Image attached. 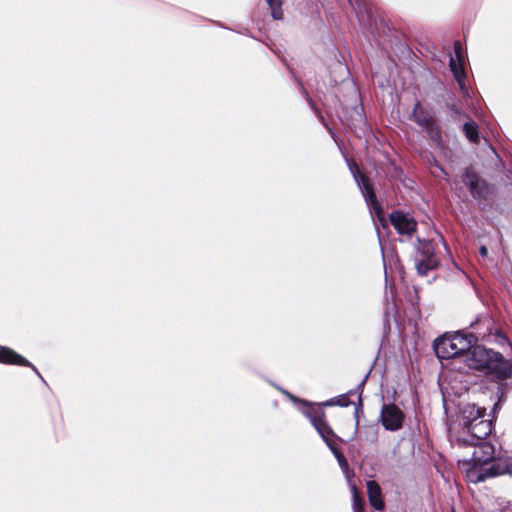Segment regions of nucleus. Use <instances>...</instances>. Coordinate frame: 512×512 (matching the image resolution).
I'll return each instance as SVG.
<instances>
[{
    "label": "nucleus",
    "mask_w": 512,
    "mask_h": 512,
    "mask_svg": "<svg viewBox=\"0 0 512 512\" xmlns=\"http://www.w3.org/2000/svg\"><path fill=\"white\" fill-rule=\"evenodd\" d=\"M367 492L370 505L375 510H382L384 508V502L382 500V494L380 486L377 482L371 480L367 482Z\"/></svg>",
    "instance_id": "14"
},
{
    "label": "nucleus",
    "mask_w": 512,
    "mask_h": 512,
    "mask_svg": "<svg viewBox=\"0 0 512 512\" xmlns=\"http://www.w3.org/2000/svg\"><path fill=\"white\" fill-rule=\"evenodd\" d=\"M389 220L400 235L411 236L416 231L417 223L408 213L400 210L393 211L389 215Z\"/></svg>",
    "instance_id": "11"
},
{
    "label": "nucleus",
    "mask_w": 512,
    "mask_h": 512,
    "mask_svg": "<svg viewBox=\"0 0 512 512\" xmlns=\"http://www.w3.org/2000/svg\"><path fill=\"white\" fill-rule=\"evenodd\" d=\"M324 125H325V127L328 129L329 133L333 134V133H332L331 128H329V127H328V125H327L326 123H324Z\"/></svg>",
    "instance_id": "27"
},
{
    "label": "nucleus",
    "mask_w": 512,
    "mask_h": 512,
    "mask_svg": "<svg viewBox=\"0 0 512 512\" xmlns=\"http://www.w3.org/2000/svg\"><path fill=\"white\" fill-rule=\"evenodd\" d=\"M497 408V404H494L493 411H495Z\"/></svg>",
    "instance_id": "28"
},
{
    "label": "nucleus",
    "mask_w": 512,
    "mask_h": 512,
    "mask_svg": "<svg viewBox=\"0 0 512 512\" xmlns=\"http://www.w3.org/2000/svg\"><path fill=\"white\" fill-rule=\"evenodd\" d=\"M411 118L413 119V121H415L418 125L422 127H425L429 124V120L424 114L419 102L415 103L413 111L411 113Z\"/></svg>",
    "instance_id": "17"
},
{
    "label": "nucleus",
    "mask_w": 512,
    "mask_h": 512,
    "mask_svg": "<svg viewBox=\"0 0 512 512\" xmlns=\"http://www.w3.org/2000/svg\"><path fill=\"white\" fill-rule=\"evenodd\" d=\"M0 363L30 367L44 381L38 369L29 360L9 347L0 345Z\"/></svg>",
    "instance_id": "12"
},
{
    "label": "nucleus",
    "mask_w": 512,
    "mask_h": 512,
    "mask_svg": "<svg viewBox=\"0 0 512 512\" xmlns=\"http://www.w3.org/2000/svg\"><path fill=\"white\" fill-rule=\"evenodd\" d=\"M351 404V401L348 398L347 394H343L334 398H331L324 403H322V406H341V407H347Z\"/></svg>",
    "instance_id": "19"
},
{
    "label": "nucleus",
    "mask_w": 512,
    "mask_h": 512,
    "mask_svg": "<svg viewBox=\"0 0 512 512\" xmlns=\"http://www.w3.org/2000/svg\"><path fill=\"white\" fill-rule=\"evenodd\" d=\"M271 10V16L275 20L283 18L282 0H265Z\"/></svg>",
    "instance_id": "18"
},
{
    "label": "nucleus",
    "mask_w": 512,
    "mask_h": 512,
    "mask_svg": "<svg viewBox=\"0 0 512 512\" xmlns=\"http://www.w3.org/2000/svg\"><path fill=\"white\" fill-rule=\"evenodd\" d=\"M433 347L439 359L462 362L464 366L459 369L483 372L499 381L512 377V358L506 359L500 352L481 345L471 348L462 330L438 337Z\"/></svg>",
    "instance_id": "1"
},
{
    "label": "nucleus",
    "mask_w": 512,
    "mask_h": 512,
    "mask_svg": "<svg viewBox=\"0 0 512 512\" xmlns=\"http://www.w3.org/2000/svg\"><path fill=\"white\" fill-rule=\"evenodd\" d=\"M486 409L475 404H467L461 411L462 429L459 431L457 442L468 446L484 442L492 431V421L485 419Z\"/></svg>",
    "instance_id": "3"
},
{
    "label": "nucleus",
    "mask_w": 512,
    "mask_h": 512,
    "mask_svg": "<svg viewBox=\"0 0 512 512\" xmlns=\"http://www.w3.org/2000/svg\"><path fill=\"white\" fill-rule=\"evenodd\" d=\"M512 511V508L510 507H506L505 509H503L502 512H511Z\"/></svg>",
    "instance_id": "26"
},
{
    "label": "nucleus",
    "mask_w": 512,
    "mask_h": 512,
    "mask_svg": "<svg viewBox=\"0 0 512 512\" xmlns=\"http://www.w3.org/2000/svg\"><path fill=\"white\" fill-rule=\"evenodd\" d=\"M414 264L417 273L425 276L429 271L434 270L439 265V259L431 241L418 239L415 248Z\"/></svg>",
    "instance_id": "7"
},
{
    "label": "nucleus",
    "mask_w": 512,
    "mask_h": 512,
    "mask_svg": "<svg viewBox=\"0 0 512 512\" xmlns=\"http://www.w3.org/2000/svg\"><path fill=\"white\" fill-rule=\"evenodd\" d=\"M474 451L470 459L460 460L459 467L469 482L477 484L501 475L512 474V458L496 456L495 446L490 442L469 444Z\"/></svg>",
    "instance_id": "2"
},
{
    "label": "nucleus",
    "mask_w": 512,
    "mask_h": 512,
    "mask_svg": "<svg viewBox=\"0 0 512 512\" xmlns=\"http://www.w3.org/2000/svg\"><path fill=\"white\" fill-rule=\"evenodd\" d=\"M463 132L471 143L477 144L479 142V127L475 121L470 120L465 122Z\"/></svg>",
    "instance_id": "16"
},
{
    "label": "nucleus",
    "mask_w": 512,
    "mask_h": 512,
    "mask_svg": "<svg viewBox=\"0 0 512 512\" xmlns=\"http://www.w3.org/2000/svg\"><path fill=\"white\" fill-rule=\"evenodd\" d=\"M479 252L482 257H486L488 255V250L485 246H481Z\"/></svg>",
    "instance_id": "23"
},
{
    "label": "nucleus",
    "mask_w": 512,
    "mask_h": 512,
    "mask_svg": "<svg viewBox=\"0 0 512 512\" xmlns=\"http://www.w3.org/2000/svg\"><path fill=\"white\" fill-rule=\"evenodd\" d=\"M292 402L298 404V409L305 415L313 427L316 429L320 437L324 440L336 434L325 420V412L320 405L309 403L305 400H301L286 390L280 389Z\"/></svg>",
    "instance_id": "5"
},
{
    "label": "nucleus",
    "mask_w": 512,
    "mask_h": 512,
    "mask_svg": "<svg viewBox=\"0 0 512 512\" xmlns=\"http://www.w3.org/2000/svg\"><path fill=\"white\" fill-rule=\"evenodd\" d=\"M380 420L385 430L398 431L403 426L404 413L395 404H384L381 408Z\"/></svg>",
    "instance_id": "9"
},
{
    "label": "nucleus",
    "mask_w": 512,
    "mask_h": 512,
    "mask_svg": "<svg viewBox=\"0 0 512 512\" xmlns=\"http://www.w3.org/2000/svg\"><path fill=\"white\" fill-rule=\"evenodd\" d=\"M454 53L455 56L451 57L449 60V67L459 85L460 90L465 96H468V88L465 85L466 73L461 57V44L459 41H455L454 43Z\"/></svg>",
    "instance_id": "10"
},
{
    "label": "nucleus",
    "mask_w": 512,
    "mask_h": 512,
    "mask_svg": "<svg viewBox=\"0 0 512 512\" xmlns=\"http://www.w3.org/2000/svg\"><path fill=\"white\" fill-rule=\"evenodd\" d=\"M351 490H352V496H353V505H352L353 511L354 512H365L364 511V502L359 497L357 488L354 485H352Z\"/></svg>",
    "instance_id": "20"
},
{
    "label": "nucleus",
    "mask_w": 512,
    "mask_h": 512,
    "mask_svg": "<svg viewBox=\"0 0 512 512\" xmlns=\"http://www.w3.org/2000/svg\"><path fill=\"white\" fill-rule=\"evenodd\" d=\"M471 348L479 341L499 346L510 345L507 336L494 326V320L481 315L471 322L469 328L462 330Z\"/></svg>",
    "instance_id": "4"
},
{
    "label": "nucleus",
    "mask_w": 512,
    "mask_h": 512,
    "mask_svg": "<svg viewBox=\"0 0 512 512\" xmlns=\"http://www.w3.org/2000/svg\"><path fill=\"white\" fill-rule=\"evenodd\" d=\"M339 441H342V440L337 435H336V437L331 436V437L327 438L326 440H324L325 444L328 446L330 451L333 453V455L337 459L340 468L344 472H347L349 470V464H348L345 456L343 455V453L338 448Z\"/></svg>",
    "instance_id": "15"
},
{
    "label": "nucleus",
    "mask_w": 512,
    "mask_h": 512,
    "mask_svg": "<svg viewBox=\"0 0 512 512\" xmlns=\"http://www.w3.org/2000/svg\"><path fill=\"white\" fill-rule=\"evenodd\" d=\"M436 167H437V168H438V169L443 173V175H444L445 177H448V173H447V171H446L443 167H441V166H440V165H438V164H436Z\"/></svg>",
    "instance_id": "25"
},
{
    "label": "nucleus",
    "mask_w": 512,
    "mask_h": 512,
    "mask_svg": "<svg viewBox=\"0 0 512 512\" xmlns=\"http://www.w3.org/2000/svg\"><path fill=\"white\" fill-rule=\"evenodd\" d=\"M369 373H370V372H368V373L366 374V376L364 377V379L362 380V382L359 384V386H358V388H357V389H361V390H362V388H363V386H364V384H365V382H366V380H367V378H368V376H369Z\"/></svg>",
    "instance_id": "24"
},
{
    "label": "nucleus",
    "mask_w": 512,
    "mask_h": 512,
    "mask_svg": "<svg viewBox=\"0 0 512 512\" xmlns=\"http://www.w3.org/2000/svg\"><path fill=\"white\" fill-rule=\"evenodd\" d=\"M452 512H455V510H454V509H452Z\"/></svg>",
    "instance_id": "29"
},
{
    "label": "nucleus",
    "mask_w": 512,
    "mask_h": 512,
    "mask_svg": "<svg viewBox=\"0 0 512 512\" xmlns=\"http://www.w3.org/2000/svg\"><path fill=\"white\" fill-rule=\"evenodd\" d=\"M299 85L301 86V89H302L303 93L305 94L306 99H307V101H308L309 105L314 109V111H315L317 114H319L320 120L324 123V118H323V116H321V114H320L319 110L315 107L314 102L312 101V99L310 98V96L308 95V93H307V92H306V90L303 88V86H302V84H301L300 82H299Z\"/></svg>",
    "instance_id": "21"
},
{
    "label": "nucleus",
    "mask_w": 512,
    "mask_h": 512,
    "mask_svg": "<svg viewBox=\"0 0 512 512\" xmlns=\"http://www.w3.org/2000/svg\"><path fill=\"white\" fill-rule=\"evenodd\" d=\"M349 170L352 173L354 180L356 181L362 195L365 199L366 205L368 206L371 214L375 215L379 222L385 226L386 220L383 212V208L377 200L373 185L370 179L359 172V169L355 162L351 161L348 163Z\"/></svg>",
    "instance_id": "6"
},
{
    "label": "nucleus",
    "mask_w": 512,
    "mask_h": 512,
    "mask_svg": "<svg viewBox=\"0 0 512 512\" xmlns=\"http://www.w3.org/2000/svg\"><path fill=\"white\" fill-rule=\"evenodd\" d=\"M358 413H359V407L356 406L355 407V418H356L355 433L357 431H359V437L361 440H363L365 442H369V443H375L378 439V434H379L378 424L371 423V424H367V425H364L363 427L359 428Z\"/></svg>",
    "instance_id": "13"
},
{
    "label": "nucleus",
    "mask_w": 512,
    "mask_h": 512,
    "mask_svg": "<svg viewBox=\"0 0 512 512\" xmlns=\"http://www.w3.org/2000/svg\"><path fill=\"white\" fill-rule=\"evenodd\" d=\"M348 2L358 15L364 5L363 0H348Z\"/></svg>",
    "instance_id": "22"
},
{
    "label": "nucleus",
    "mask_w": 512,
    "mask_h": 512,
    "mask_svg": "<svg viewBox=\"0 0 512 512\" xmlns=\"http://www.w3.org/2000/svg\"><path fill=\"white\" fill-rule=\"evenodd\" d=\"M461 178L475 200L482 201L488 199L490 186L485 180L481 179L473 169L466 168Z\"/></svg>",
    "instance_id": "8"
}]
</instances>
